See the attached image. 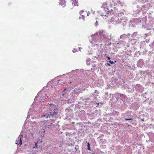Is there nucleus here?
<instances>
[{
    "label": "nucleus",
    "mask_w": 154,
    "mask_h": 154,
    "mask_svg": "<svg viewBox=\"0 0 154 154\" xmlns=\"http://www.w3.org/2000/svg\"><path fill=\"white\" fill-rule=\"evenodd\" d=\"M50 107L51 108H50V110L51 111L50 113V116H56L57 115V112H55V111H54V110H56L57 109L56 105L52 103L50 105Z\"/></svg>",
    "instance_id": "nucleus-1"
},
{
    "label": "nucleus",
    "mask_w": 154,
    "mask_h": 154,
    "mask_svg": "<svg viewBox=\"0 0 154 154\" xmlns=\"http://www.w3.org/2000/svg\"><path fill=\"white\" fill-rule=\"evenodd\" d=\"M52 124V122L51 120L48 121H42L41 122V125L43 127H44L46 129L49 128Z\"/></svg>",
    "instance_id": "nucleus-2"
},
{
    "label": "nucleus",
    "mask_w": 154,
    "mask_h": 154,
    "mask_svg": "<svg viewBox=\"0 0 154 154\" xmlns=\"http://www.w3.org/2000/svg\"><path fill=\"white\" fill-rule=\"evenodd\" d=\"M112 6H116L117 5H119L121 4V3L120 1L118 0H112L110 2ZM122 6V5H121Z\"/></svg>",
    "instance_id": "nucleus-3"
},
{
    "label": "nucleus",
    "mask_w": 154,
    "mask_h": 154,
    "mask_svg": "<svg viewBox=\"0 0 154 154\" xmlns=\"http://www.w3.org/2000/svg\"><path fill=\"white\" fill-rule=\"evenodd\" d=\"M23 137V135H19L16 141V144H18L20 145L22 144V138Z\"/></svg>",
    "instance_id": "nucleus-4"
},
{
    "label": "nucleus",
    "mask_w": 154,
    "mask_h": 154,
    "mask_svg": "<svg viewBox=\"0 0 154 154\" xmlns=\"http://www.w3.org/2000/svg\"><path fill=\"white\" fill-rule=\"evenodd\" d=\"M72 5L73 6H78L79 3L77 0H70Z\"/></svg>",
    "instance_id": "nucleus-5"
},
{
    "label": "nucleus",
    "mask_w": 154,
    "mask_h": 154,
    "mask_svg": "<svg viewBox=\"0 0 154 154\" xmlns=\"http://www.w3.org/2000/svg\"><path fill=\"white\" fill-rule=\"evenodd\" d=\"M66 2L65 0H60V4L63 7H64L66 5Z\"/></svg>",
    "instance_id": "nucleus-6"
},
{
    "label": "nucleus",
    "mask_w": 154,
    "mask_h": 154,
    "mask_svg": "<svg viewBox=\"0 0 154 154\" xmlns=\"http://www.w3.org/2000/svg\"><path fill=\"white\" fill-rule=\"evenodd\" d=\"M85 11H84L82 16V18L83 19V20H84V18L86 16V14L85 13Z\"/></svg>",
    "instance_id": "nucleus-7"
},
{
    "label": "nucleus",
    "mask_w": 154,
    "mask_h": 154,
    "mask_svg": "<svg viewBox=\"0 0 154 154\" xmlns=\"http://www.w3.org/2000/svg\"><path fill=\"white\" fill-rule=\"evenodd\" d=\"M49 116H50L49 114H46L42 115V117H45L46 118H47Z\"/></svg>",
    "instance_id": "nucleus-8"
},
{
    "label": "nucleus",
    "mask_w": 154,
    "mask_h": 154,
    "mask_svg": "<svg viewBox=\"0 0 154 154\" xmlns=\"http://www.w3.org/2000/svg\"><path fill=\"white\" fill-rule=\"evenodd\" d=\"M85 13H86V16H88L90 14V12L87 11H85Z\"/></svg>",
    "instance_id": "nucleus-9"
},
{
    "label": "nucleus",
    "mask_w": 154,
    "mask_h": 154,
    "mask_svg": "<svg viewBox=\"0 0 154 154\" xmlns=\"http://www.w3.org/2000/svg\"><path fill=\"white\" fill-rule=\"evenodd\" d=\"M108 14H109V13H107V14H106V15H104L103 14H101L100 15L102 16H104V17H108Z\"/></svg>",
    "instance_id": "nucleus-10"
},
{
    "label": "nucleus",
    "mask_w": 154,
    "mask_h": 154,
    "mask_svg": "<svg viewBox=\"0 0 154 154\" xmlns=\"http://www.w3.org/2000/svg\"><path fill=\"white\" fill-rule=\"evenodd\" d=\"M87 146H88V150H90V143L89 142L88 143H87Z\"/></svg>",
    "instance_id": "nucleus-11"
},
{
    "label": "nucleus",
    "mask_w": 154,
    "mask_h": 154,
    "mask_svg": "<svg viewBox=\"0 0 154 154\" xmlns=\"http://www.w3.org/2000/svg\"><path fill=\"white\" fill-rule=\"evenodd\" d=\"M84 11H85L84 10H83L80 11L79 12L80 14L82 16V14H83V13Z\"/></svg>",
    "instance_id": "nucleus-12"
},
{
    "label": "nucleus",
    "mask_w": 154,
    "mask_h": 154,
    "mask_svg": "<svg viewBox=\"0 0 154 154\" xmlns=\"http://www.w3.org/2000/svg\"><path fill=\"white\" fill-rule=\"evenodd\" d=\"M37 143H36V142L35 143V146H34L32 147L34 149V148H37Z\"/></svg>",
    "instance_id": "nucleus-13"
},
{
    "label": "nucleus",
    "mask_w": 154,
    "mask_h": 154,
    "mask_svg": "<svg viewBox=\"0 0 154 154\" xmlns=\"http://www.w3.org/2000/svg\"><path fill=\"white\" fill-rule=\"evenodd\" d=\"M107 6V4L105 3L103 4V5L102 6L103 8H105Z\"/></svg>",
    "instance_id": "nucleus-14"
},
{
    "label": "nucleus",
    "mask_w": 154,
    "mask_h": 154,
    "mask_svg": "<svg viewBox=\"0 0 154 154\" xmlns=\"http://www.w3.org/2000/svg\"><path fill=\"white\" fill-rule=\"evenodd\" d=\"M132 118H131V119H125V121H128V120H132Z\"/></svg>",
    "instance_id": "nucleus-15"
},
{
    "label": "nucleus",
    "mask_w": 154,
    "mask_h": 154,
    "mask_svg": "<svg viewBox=\"0 0 154 154\" xmlns=\"http://www.w3.org/2000/svg\"><path fill=\"white\" fill-rule=\"evenodd\" d=\"M109 62L111 64H112L113 63H114V62L113 61H112L111 60H110L109 61Z\"/></svg>",
    "instance_id": "nucleus-16"
},
{
    "label": "nucleus",
    "mask_w": 154,
    "mask_h": 154,
    "mask_svg": "<svg viewBox=\"0 0 154 154\" xmlns=\"http://www.w3.org/2000/svg\"><path fill=\"white\" fill-rule=\"evenodd\" d=\"M45 130L44 129H43V131H42V132L44 133L45 132Z\"/></svg>",
    "instance_id": "nucleus-17"
},
{
    "label": "nucleus",
    "mask_w": 154,
    "mask_h": 154,
    "mask_svg": "<svg viewBox=\"0 0 154 154\" xmlns=\"http://www.w3.org/2000/svg\"><path fill=\"white\" fill-rule=\"evenodd\" d=\"M107 57L108 59V60H109L110 59V58L109 57Z\"/></svg>",
    "instance_id": "nucleus-18"
},
{
    "label": "nucleus",
    "mask_w": 154,
    "mask_h": 154,
    "mask_svg": "<svg viewBox=\"0 0 154 154\" xmlns=\"http://www.w3.org/2000/svg\"><path fill=\"white\" fill-rule=\"evenodd\" d=\"M99 33L100 34H101V33H102V34L103 33V31H102V32H99Z\"/></svg>",
    "instance_id": "nucleus-19"
},
{
    "label": "nucleus",
    "mask_w": 154,
    "mask_h": 154,
    "mask_svg": "<svg viewBox=\"0 0 154 154\" xmlns=\"http://www.w3.org/2000/svg\"><path fill=\"white\" fill-rule=\"evenodd\" d=\"M66 89H65L63 90V91H66Z\"/></svg>",
    "instance_id": "nucleus-20"
},
{
    "label": "nucleus",
    "mask_w": 154,
    "mask_h": 154,
    "mask_svg": "<svg viewBox=\"0 0 154 154\" xmlns=\"http://www.w3.org/2000/svg\"><path fill=\"white\" fill-rule=\"evenodd\" d=\"M107 65H108L109 66H110V64H108H108H107Z\"/></svg>",
    "instance_id": "nucleus-21"
},
{
    "label": "nucleus",
    "mask_w": 154,
    "mask_h": 154,
    "mask_svg": "<svg viewBox=\"0 0 154 154\" xmlns=\"http://www.w3.org/2000/svg\"><path fill=\"white\" fill-rule=\"evenodd\" d=\"M96 103L97 104V106H98L99 105V103Z\"/></svg>",
    "instance_id": "nucleus-22"
},
{
    "label": "nucleus",
    "mask_w": 154,
    "mask_h": 154,
    "mask_svg": "<svg viewBox=\"0 0 154 154\" xmlns=\"http://www.w3.org/2000/svg\"><path fill=\"white\" fill-rule=\"evenodd\" d=\"M63 96H64V94H62V95Z\"/></svg>",
    "instance_id": "nucleus-23"
},
{
    "label": "nucleus",
    "mask_w": 154,
    "mask_h": 154,
    "mask_svg": "<svg viewBox=\"0 0 154 154\" xmlns=\"http://www.w3.org/2000/svg\"><path fill=\"white\" fill-rule=\"evenodd\" d=\"M95 91H97V90H95Z\"/></svg>",
    "instance_id": "nucleus-24"
},
{
    "label": "nucleus",
    "mask_w": 154,
    "mask_h": 154,
    "mask_svg": "<svg viewBox=\"0 0 154 154\" xmlns=\"http://www.w3.org/2000/svg\"><path fill=\"white\" fill-rule=\"evenodd\" d=\"M96 23H97V21H96Z\"/></svg>",
    "instance_id": "nucleus-25"
},
{
    "label": "nucleus",
    "mask_w": 154,
    "mask_h": 154,
    "mask_svg": "<svg viewBox=\"0 0 154 154\" xmlns=\"http://www.w3.org/2000/svg\"><path fill=\"white\" fill-rule=\"evenodd\" d=\"M116 62V61H115V62Z\"/></svg>",
    "instance_id": "nucleus-26"
},
{
    "label": "nucleus",
    "mask_w": 154,
    "mask_h": 154,
    "mask_svg": "<svg viewBox=\"0 0 154 154\" xmlns=\"http://www.w3.org/2000/svg\"><path fill=\"white\" fill-rule=\"evenodd\" d=\"M128 126H129V125H128Z\"/></svg>",
    "instance_id": "nucleus-27"
},
{
    "label": "nucleus",
    "mask_w": 154,
    "mask_h": 154,
    "mask_svg": "<svg viewBox=\"0 0 154 154\" xmlns=\"http://www.w3.org/2000/svg\"><path fill=\"white\" fill-rule=\"evenodd\" d=\"M32 136H33V134H32Z\"/></svg>",
    "instance_id": "nucleus-28"
}]
</instances>
